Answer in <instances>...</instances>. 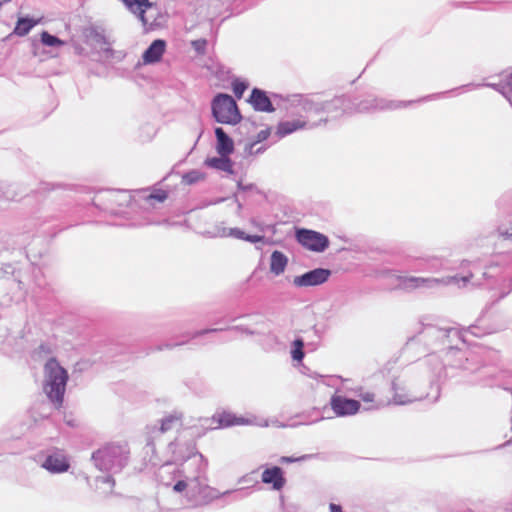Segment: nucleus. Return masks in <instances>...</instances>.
Segmentation results:
<instances>
[{
	"label": "nucleus",
	"instance_id": "obj_32",
	"mask_svg": "<svg viewBox=\"0 0 512 512\" xmlns=\"http://www.w3.org/2000/svg\"><path fill=\"white\" fill-rule=\"evenodd\" d=\"M195 52L199 55H204L206 53L207 40L206 39H197L192 41L191 43Z\"/></svg>",
	"mask_w": 512,
	"mask_h": 512
},
{
	"label": "nucleus",
	"instance_id": "obj_38",
	"mask_svg": "<svg viewBox=\"0 0 512 512\" xmlns=\"http://www.w3.org/2000/svg\"><path fill=\"white\" fill-rule=\"evenodd\" d=\"M40 189L43 190V191H50V190L55 189V186L51 185L50 183H41V188Z\"/></svg>",
	"mask_w": 512,
	"mask_h": 512
},
{
	"label": "nucleus",
	"instance_id": "obj_40",
	"mask_svg": "<svg viewBox=\"0 0 512 512\" xmlns=\"http://www.w3.org/2000/svg\"><path fill=\"white\" fill-rule=\"evenodd\" d=\"M331 512H343L341 506L331 503L330 504Z\"/></svg>",
	"mask_w": 512,
	"mask_h": 512
},
{
	"label": "nucleus",
	"instance_id": "obj_31",
	"mask_svg": "<svg viewBox=\"0 0 512 512\" xmlns=\"http://www.w3.org/2000/svg\"><path fill=\"white\" fill-rule=\"evenodd\" d=\"M245 234L246 233L240 228H229L228 230L226 228H223L222 232L219 233L220 236H230L241 240H244Z\"/></svg>",
	"mask_w": 512,
	"mask_h": 512
},
{
	"label": "nucleus",
	"instance_id": "obj_44",
	"mask_svg": "<svg viewBox=\"0 0 512 512\" xmlns=\"http://www.w3.org/2000/svg\"><path fill=\"white\" fill-rule=\"evenodd\" d=\"M171 421H172V420H170V419H169V420H165V421H163L162 426H161V430H162V431H165V430L167 429V425H168V423H170Z\"/></svg>",
	"mask_w": 512,
	"mask_h": 512
},
{
	"label": "nucleus",
	"instance_id": "obj_45",
	"mask_svg": "<svg viewBox=\"0 0 512 512\" xmlns=\"http://www.w3.org/2000/svg\"><path fill=\"white\" fill-rule=\"evenodd\" d=\"M292 461H293V460H292L291 458H289V457H282V458L280 459V462H282V463H284V462H285V463H289V462H292Z\"/></svg>",
	"mask_w": 512,
	"mask_h": 512
},
{
	"label": "nucleus",
	"instance_id": "obj_18",
	"mask_svg": "<svg viewBox=\"0 0 512 512\" xmlns=\"http://www.w3.org/2000/svg\"><path fill=\"white\" fill-rule=\"evenodd\" d=\"M288 263L287 256L278 250H275L272 252L270 257V270L276 275L281 274L284 272L286 266Z\"/></svg>",
	"mask_w": 512,
	"mask_h": 512
},
{
	"label": "nucleus",
	"instance_id": "obj_27",
	"mask_svg": "<svg viewBox=\"0 0 512 512\" xmlns=\"http://www.w3.org/2000/svg\"><path fill=\"white\" fill-rule=\"evenodd\" d=\"M270 134H271V128H270V127H267L266 129L261 130V131L257 134V136H256V140H255V141H253L252 143H250V144L248 145V147H246V150H247L250 154H252V153H253V152H252L253 147H254L256 144H258V143H260V142H263V141L267 140V139H268V137L270 136Z\"/></svg>",
	"mask_w": 512,
	"mask_h": 512
},
{
	"label": "nucleus",
	"instance_id": "obj_12",
	"mask_svg": "<svg viewBox=\"0 0 512 512\" xmlns=\"http://www.w3.org/2000/svg\"><path fill=\"white\" fill-rule=\"evenodd\" d=\"M247 421L243 417H237L231 412L222 411L214 414L210 419V426L213 429L227 428L231 426L244 425Z\"/></svg>",
	"mask_w": 512,
	"mask_h": 512
},
{
	"label": "nucleus",
	"instance_id": "obj_43",
	"mask_svg": "<svg viewBox=\"0 0 512 512\" xmlns=\"http://www.w3.org/2000/svg\"><path fill=\"white\" fill-rule=\"evenodd\" d=\"M235 202L237 203L238 210H241L243 208V204L238 200V197L236 194H234Z\"/></svg>",
	"mask_w": 512,
	"mask_h": 512
},
{
	"label": "nucleus",
	"instance_id": "obj_47",
	"mask_svg": "<svg viewBox=\"0 0 512 512\" xmlns=\"http://www.w3.org/2000/svg\"><path fill=\"white\" fill-rule=\"evenodd\" d=\"M265 150H266V148L262 146V147L258 148L255 153L256 154L263 153Z\"/></svg>",
	"mask_w": 512,
	"mask_h": 512
},
{
	"label": "nucleus",
	"instance_id": "obj_51",
	"mask_svg": "<svg viewBox=\"0 0 512 512\" xmlns=\"http://www.w3.org/2000/svg\"><path fill=\"white\" fill-rule=\"evenodd\" d=\"M2 6V2H0V7Z\"/></svg>",
	"mask_w": 512,
	"mask_h": 512
},
{
	"label": "nucleus",
	"instance_id": "obj_7",
	"mask_svg": "<svg viewBox=\"0 0 512 512\" xmlns=\"http://www.w3.org/2000/svg\"><path fill=\"white\" fill-rule=\"evenodd\" d=\"M331 274L330 269L315 268L302 275L295 276L291 283L298 287L319 286L324 284Z\"/></svg>",
	"mask_w": 512,
	"mask_h": 512
},
{
	"label": "nucleus",
	"instance_id": "obj_30",
	"mask_svg": "<svg viewBox=\"0 0 512 512\" xmlns=\"http://www.w3.org/2000/svg\"><path fill=\"white\" fill-rule=\"evenodd\" d=\"M168 197V193L165 191V190H162V189H158L156 190L155 192L149 194L146 198H145V201L148 203V204H152L151 202L153 200H156L158 202H163L164 200H166Z\"/></svg>",
	"mask_w": 512,
	"mask_h": 512
},
{
	"label": "nucleus",
	"instance_id": "obj_37",
	"mask_svg": "<svg viewBox=\"0 0 512 512\" xmlns=\"http://www.w3.org/2000/svg\"><path fill=\"white\" fill-rule=\"evenodd\" d=\"M215 331H218V329H205V330H201V331H197L195 332L192 337L195 338V337H199L201 335H204V334H207V333H210V332H215Z\"/></svg>",
	"mask_w": 512,
	"mask_h": 512
},
{
	"label": "nucleus",
	"instance_id": "obj_29",
	"mask_svg": "<svg viewBox=\"0 0 512 512\" xmlns=\"http://www.w3.org/2000/svg\"><path fill=\"white\" fill-rule=\"evenodd\" d=\"M499 92L509 101L512 99V72L507 76Z\"/></svg>",
	"mask_w": 512,
	"mask_h": 512
},
{
	"label": "nucleus",
	"instance_id": "obj_46",
	"mask_svg": "<svg viewBox=\"0 0 512 512\" xmlns=\"http://www.w3.org/2000/svg\"><path fill=\"white\" fill-rule=\"evenodd\" d=\"M103 51L106 53V54H112L113 53V50L112 48L110 47H107V48H104Z\"/></svg>",
	"mask_w": 512,
	"mask_h": 512
},
{
	"label": "nucleus",
	"instance_id": "obj_22",
	"mask_svg": "<svg viewBox=\"0 0 512 512\" xmlns=\"http://www.w3.org/2000/svg\"><path fill=\"white\" fill-rule=\"evenodd\" d=\"M122 452L121 447L115 445H107L102 449L97 450L93 454V458L97 460H105L110 456H116Z\"/></svg>",
	"mask_w": 512,
	"mask_h": 512
},
{
	"label": "nucleus",
	"instance_id": "obj_3",
	"mask_svg": "<svg viewBox=\"0 0 512 512\" xmlns=\"http://www.w3.org/2000/svg\"><path fill=\"white\" fill-rule=\"evenodd\" d=\"M472 274L459 276L458 274L448 275L442 278H423V277H399L402 284L406 286V288H418L420 285L424 284H434V285H442V286H453V287H466L469 283Z\"/></svg>",
	"mask_w": 512,
	"mask_h": 512
},
{
	"label": "nucleus",
	"instance_id": "obj_2",
	"mask_svg": "<svg viewBox=\"0 0 512 512\" xmlns=\"http://www.w3.org/2000/svg\"><path fill=\"white\" fill-rule=\"evenodd\" d=\"M211 111L214 120L221 124L236 125L243 116L233 97L226 93H218L211 101Z\"/></svg>",
	"mask_w": 512,
	"mask_h": 512
},
{
	"label": "nucleus",
	"instance_id": "obj_28",
	"mask_svg": "<svg viewBox=\"0 0 512 512\" xmlns=\"http://www.w3.org/2000/svg\"><path fill=\"white\" fill-rule=\"evenodd\" d=\"M249 84L246 81H241L239 79H236L232 82V89L235 94V96L240 99L242 98L245 90L248 88Z\"/></svg>",
	"mask_w": 512,
	"mask_h": 512
},
{
	"label": "nucleus",
	"instance_id": "obj_16",
	"mask_svg": "<svg viewBox=\"0 0 512 512\" xmlns=\"http://www.w3.org/2000/svg\"><path fill=\"white\" fill-rule=\"evenodd\" d=\"M229 156L230 155L224 154L219 155V157H210L204 161V164L209 168L224 171L228 174H233L234 162L231 160Z\"/></svg>",
	"mask_w": 512,
	"mask_h": 512
},
{
	"label": "nucleus",
	"instance_id": "obj_1",
	"mask_svg": "<svg viewBox=\"0 0 512 512\" xmlns=\"http://www.w3.org/2000/svg\"><path fill=\"white\" fill-rule=\"evenodd\" d=\"M67 381V371L55 358L49 359L44 365L43 391L57 408L62 406Z\"/></svg>",
	"mask_w": 512,
	"mask_h": 512
},
{
	"label": "nucleus",
	"instance_id": "obj_5",
	"mask_svg": "<svg viewBox=\"0 0 512 512\" xmlns=\"http://www.w3.org/2000/svg\"><path fill=\"white\" fill-rule=\"evenodd\" d=\"M412 101L409 102H394V101H387L385 99L371 97L364 99L359 102H354L352 100V106H353V113L355 112H371L375 110H386V109H397L402 106H406L407 104H411Z\"/></svg>",
	"mask_w": 512,
	"mask_h": 512
},
{
	"label": "nucleus",
	"instance_id": "obj_25",
	"mask_svg": "<svg viewBox=\"0 0 512 512\" xmlns=\"http://www.w3.org/2000/svg\"><path fill=\"white\" fill-rule=\"evenodd\" d=\"M41 42L43 45L48 47H58L64 44V41L47 31H43L41 33Z\"/></svg>",
	"mask_w": 512,
	"mask_h": 512
},
{
	"label": "nucleus",
	"instance_id": "obj_41",
	"mask_svg": "<svg viewBox=\"0 0 512 512\" xmlns=\"http://www.w3.org/2000/svg\"><path fill=\"white\" fill-rule=\"evenodd\" d=\"M502 85H503V83H499V84H483L482 86L492 87V88H494L495 90H497L499 92V90H501V86Z\"/></svg>",
	"mask_w": 512,
	"mask_h": 512
},
{
	"label": "nucleus",
	"instance_id": "obj_33",
	"mask_svg": "<svg viewBox=\"0 0 512 512\" xmlns=\"http://www.w3.org/2000/svg\"><path fill=\"white\" fill-rule=\"evenodd\" d=\"M359 397L365 403H373L375 401V393L371 391L361 392Z\"/></svg>",
	"mask_w": 512,
	"mask_h": 512
},
{
	"label": "nucleus",
	"instance_id": "obj_36",
	"mask_svg": "<svg viewBox=\"0 0 512 512\" xmlns=\"http://www.w3.org/2000/svg\"><path fill=\"white\" fill-rule=\"evenodd\" d=\"M187 486H188V485H187V483H186L185 481L180 480V481H178V482L174 485L173 489H174V491H176V492H182V491H184V490L187 488Z\"/></svg>",
	"mask_w": 512,
	"mask_h": 512
},
{
	"label": "nucleus",
	"instance_id": "obj_35",
	"mask_svg": "<svg viewBox=\"0 0 512 512\" xmlns=\"http://www.w3.org/2000/svg\"><path fill=\"white\" fill-rule=\"evenodd\" d=\"M244 192H254L259 195H264L263 192L253 183L246 184L244 187Z\"/></svg>",
	"mask_w": 512,
	"mask_h": 512
},
{
	"label": "nucleus",
	"instance_id": "obj_39",
	"mask_svg": "<svg viewBox=\"0 0 512 512\" xmlns=\"http://www.w3.org/2000/svg\"><path fill=\"white\" fill-rule=\"evenodd\" d=\"M160 222L153 221L149 216H146L143 222H140L139 225H150V224H159Z\"/></svg>",
	"mask_w": 512,
	"mask_h": 512
},
{
	"label": "nucleus",
	"instance_id": "obj_34",
	"mask_svg": "<svg viewBox=\"0 0 512 512\" xmlns=\"http://www.w3.org/2000/svg\"><path fill=\"white\" fill-rule=\"evenodd\" d=\"M264 238L265 237L263 235H250V234L246 233L244 241H247L250 243H259V242H263Z\"/></svg>",
	"mask_w": 512,
	"mask_h": 512
},
{
	"label": "nucleus",
	"instance_id": "obj_15",
	"mask_svg": "<svg viewBox=\"0 0 512 512\" xmlns=\"http://www.w3.org/2000/svg\"><path fill=\"white\" fill-rule=\"evenodd\" d=\"M69 462L64 455L54 454L49 455L42 467L52 473H62L66 472L69 469Z\"/></svg>",
	"mask_w": 512,
	"mask_h": 512
},
{
	"label": "nucleus",
	"instance_id": "obj_4",
	"mask_svg": "<svg viewBox=\"0 0 512 512\" xmlns=\"http://www.w3.org/2000/svg\"><path fill=\"white\" fill-rule=\"evenodd\" d=\"M296 240L303 247L318 253L324 252L330 244L326 235L306 228L297 229Z\"/></svg>",
	"mask_w": 512,
	"mask_h": 512
},
{
	"label": "nucleus",
	"instance_id": "obj_50",
	"mask_svg": "<svg viewBox=\"0 0 512 512\" xmlns=\"http://www.w3.org/2000/svg\"><path fill=\"white\" fill-rule=\"evenodd\" d=\"M4 2H10L11 0H3Z\"/></svg>",
	"mask_w": 512,
	"mask_h": 512
},
{
	"label": "nucleus",
	"instance_id": "obj_21",
	"mask_svg": "<svg viewBox=\"0 0 512 512\" xmlns=\"http://www.w3.org/2000/svg\"><path fill=\"white\" fill-rule=\"evenodd\" d=\"M83 35L87 40H92L99 45H108V39L102 31L97 27L90 26L83 31Z\"/></svg>",
	"mask_w": 512,
	"mask_h": 512
},
{
	"label": "nucleus",
	"instance_id": "obj_10",
	"mask_svg": "<svg viewBox=\"0 0 512 512\" xmlns=\"http://www.w3.org/2000/svg\"><path fill=\"white\" fill-rule=\"evenodd\" d=\"M261 481L276 491L282 490L286 485L284 471L278 466L265 468L261 474Z\"/></svg>",
	"mask_w": 512,
	"mask_h": 512
},
{
	"label": "nucleus",
	"instance_id": "obj_17",
	"mask_svg": "<svg viewBox=\"0 0 512 512\" xmlns=\"http://www.w3.org/2000/svg\"><path fill=\"white\" fill-rule=\"evenodd\" d=\"M38 24V20H34L29 17H20L15 25V28L12 33H10L3 41L10 39L13 35L17 36H25L27 35L31 29Z\"/></svg>",
	"mask_w": 512,
	"mask_h": 512
},
{
	"label": "nucleus",
	"instance_id": "obj_11",
	"mask_svg": "<svg viewBox=\"0 0 512 512\" xmlns=\"http://www.w3.org/2000/svg\"><path fill=\"white\" fill-rule=\"evenodd\" d=\"M247 102L252 105L253 109L258 112L272 113L275 111L270 98L266 91L260 88H253Z\"/></svg>",
	"mask_w": 512,
	"mask_h": 512
},
{
	"label": "nucleus",
	"instance_id": "obj_8",
	"mask_svg": "<svg viewBox=\"0 0 512 512\" xmlns=\"http://www.w3.org/2000/svg\"><path fill=\"white\" fill-rule=\"evenodd\" d=\"M119 196L117 192L109 191L104 196H96L93 200V205L111 216H122L127 214V212L115 208V206L123 204Z\"/></svg>",
	"mask_w": 512,
	"mask_h": 512
},
{
	"label": "nucleus",
	"instance_id": "obj_20",
	"mask_svg": "<svg viewBox=\"0 0 512 512\" xmlns=\"http://www.w3.org/2000/svg\"><path fill=\"white\" fill-rule=\"evenodd\" d=\"M299 105L306 113L320 114L323 112V102L314 100L310 95H300Z\"/></svg>",
	"mask_w": 512,
	"mask_h": 512
},
{
	"label": "nucleus",
	"instance_id": "obj_26",
	"mask_svg": "<svg viewBox=\"0 0 512 512\" xmlns=\"http://www.w3.org/2000/svg\"><path fill=\"white\" fill-rule=\"evenodd\" d=\"M304 342L302 339H296L293 342V348L291 351L292 358L298 362L302 361L304 358Z\"/></svg>",
	"mask_w": 512,
	"mask_h": 512
},
{
	"label": "nucleus",
	"instance_id": "obj_42",
	"mask_svg": "<svg viewBox=\"0 0 512 512\" xmlns=\"http://www.w3.org/2000/svg\"><path fill=\"white\" fill-rule=\"evenodd\" d=\"M245 185H246V184H243V182H242L241 180H238V181H237V189H238L239 191L244 192V187H245Z\"/></svg>",
	"mask_w": 512,
	"mask_h": 512
},
{
	"label": "nucleus",
	"instance_id": "obj_49",
	"mask_svg": "<svg viewBox=\"0 0 512 512\" xmlns=\"http://www.w3.org/2000/svg\"><path fill=\"white\" fill-rule=\"evenodd\" d=\"M327 121H328V119H327V118H321V119H320V122H323V123H326Z\"/></svg>",
	"mask_w": 512,
	"mask_h": 512
},
{
	"label": "nucleus",
	"instance_id": "obj_13",
	"mask_svg": "<svg viewBox=\"0 0 512 512\" xmlns=\"http://www.w3.org/2000/svg\"><path fill=\"white\" fill-rule=\"evenodd\" d=\"M166 49V41L163 39L154 40L142 54L144 64H155L159 62Z\"/></svg>",
	"mask_w": 512,
	"mask_h": 512
},
{
	"label": "nucleus",
	"instance_id": "obj_9",
	"mask_svg": "<svg viewBox=\"0 0 512 512\" xmlns=\"http://www.w3.org/2000/svg\"><path fill=\"white\" fill-rule=\"evenodd\" d=\"M352 99L347 95H340L334 97L330 101L323 102L324 113H334L335 117L343 114L353 113Z\"/></svg>",
	"mask_w": 512,
	"mask_h": 512
},
{
	"label": "nucleus",
	"instance_id": "obj_23",
	"mask_svg": "<svg viewBox=\"0 0 512 512\" xmlns=\"http://www.w3.org/2000/svg\"><path fill=\"white\" fill-rule=\"evenodd\" d=\"M205 179V173L200 170H190L182 176V182L187 185L198 183Z\"/></svg>",
	"mask_w": 512,
	"mask_h": 512
},
{
	"label": "nucleus",
	"instance_id": "obj_48",
	"mask_svg": "<svg viewBox=\"0 0 512 512\" xmlns=\"http://www.w3.org/2000/svg\"><path fill=\"white\" fill-rule=\"evenodd\" d=\"M224 200H225V198H219V199L215 200L213 203H214V204L221 203V202H223Z\"/></svg>",
	"mask_w": 512,
	"mask_h": 512
},
{
	"label": "nucleus",
	"instance_id": "obj_6",
	"mask_svg": "<svg viewBox=\"0 0 512 512\" xmlns=\"http://www.w3.org/2000/svg\"><path fill=\"white\" fill-rule=\"evenodd\" d=\"M330 407L338 417H346L357 414L360 411V401L334 394L330 399Z\"/></svg>",
	"mask_w": 512,
	"mask_h": 512
},
{
	"label": "nucleus",
	"instance_id": "obj_19",
	"mask_svg": "<svg viewBox=\"0 0 512 512\" xmlns=\"http://www.w3.org/2000/svg\"><path fill=\"white\" fill-rule=\"evenodd\" d=\"M306 124L307 123L302 120L283 121L278 124L276 134L278 137L282 138L298 129L304 128Z\"/></svg>",
	"mask_w": 512,
	"mask_h": 512
},
{
	"label": "nucleus",
	"instance_id": "obj_14",
	"mask_svg": "<svg viewBox=\"0 0 512 512\" xmlns=\"http://www.w3.org/2000/svg\"><path fill=\"white\" fill-rule=\"evenodd\" d=\"M216 137V151L219 155H231L234 152L233 139L224 131L222 127L214 129Z\"/></svg>",
	"mask_w": 512,
	"mask_h": 512
},
{
	"label": "nucleus",
	"instance_id": "obj_24",
	"mask_svg": "<svg viewBox=\"0 0 512 512\" xmlns=\"http://www.w3.org/2000/svg\"><path fill=\"white\" fill-rule=\"evenodd\" d=\"M240 123L237 130L241 135H247L258 127L257 122L250 117H243Z\"/></svg>",
	"mask_w": 512,
	"mask_h": 512
}]
</instances>
